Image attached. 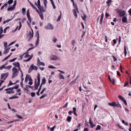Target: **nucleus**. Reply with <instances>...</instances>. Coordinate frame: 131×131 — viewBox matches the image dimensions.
<instances>
[{"label":"nucleus","mask_w":131,"mask_h":131,"mask_svg":"<svg viewBox=\"0 0 131 131\" xmlns=\"http://www.w3.org/2000/svg\"><path fill=\"white\" fill-rule=\"evenodd\" d=\"M12 71L13 74L12 78H14L18 75V72L17 69L15 67H13L12 69Z\"/></svg>","instance_id":"obj_1"},{"label":"nucleus","mask_w":131,"mask_h":131,"mask_svg":"<svg viewBox=\"0 0 131 131\" xmlns=\"http://www.w3.org/2000/svg\"><path fill=\"white\" fill-rule=\"evenodd\" d=\"M116 10L117 12L118 13L121 17L124 16L125 14V12L124 10H121L119 9H116Z\"/></svg>","instance_id":"obj_2"},{"label":"nucleus","mask_w":131,"mask_h":131,"mask_svg":"<svg viewBox=\"0 0 131 131\" xmlns=\"http://www.w3.org/2000/svg\"><path fill=\"white\" fill-rule=\"evenodd\" d=\"M45 28L47 29L52 30L54 28V27L50 24H48L47 26L45 27Z\"/></svg>","instance_id":"obj_3"},{"label":"nucleus","mask_w":131,"mask_h":131,"mask_svg":"<svg viewBox=\"0 0 131 131\" xmlns=\"http://www.w3.org/2000/svg\"><path fill=\"white\" fill-rule=\"evenodd\" d=\"M8 75V73L7 72L5 73H2L1 75V79H2L4 77H5V78H4V80H5L7 78Z\"/></svg>","instance_id":"obj_4"},{"label":"nucleus","mask_w":131,"mask_h":131,"mask_svg":"<svg viewBox=\"0 0 131 131\" xmlns=\"http://www.w3.org/2000/svg\"><path fill=\"white\" fill-rule=\"evenodd\" d=\"M37 80L36 79H35V87H34V90H37L38 89V86L40 85V84H38L37 83Z\"/></svg>","instance_id":"obj_5"},{"label":"nucleus","mask_w":131,"mask_h":131,"mask_svg":"<svg viewBox=\"0 0 131 131\" xmlns=\"http://www.w3.org/2000/svg\"><path fill=\"white\" fill-rule=\"evenodd\" d=\"M38 8L39 9L40 13L44 12L46 11L44 9V8L43 6H40L38 7Z\"/></svg>","instance_id":"obj_6"},{"label":"nucleus","mask_w":131,"mask_h":131,"mask_svg":"<svg viewBox=\"0 0 131 131\" xmlns=\"http://www.w3.org/2000/svg\"><path fill=\"white\" fill-rule=\"evenodd\" d=\"M58 57L54 55H52L50 59L53 60H56L58 59Z\"/></svg>","instance_id":"obj_7"},{"label":"nucleus","mask_w":131,"mask_h":131,"mask_svg":"<svg viewBox=\"0 0 131 131\" xmlns=\"http://www.w3.org/2000/svg\"><path fill=\"white\" fill-rule=\"evenodd\" d=\"M122 21L123 23H125L127 22V18L125 16H123L122 19Z\"/></svg>","instance_id":"obj_8"},{"label":"nucleus","mask_w":131,"mask_h":131,"mask_svg":"<svg viewBox=\"0 0 131 131\" xmlns=\"http://www.w3.org/2000/svg\"><path fill=\"white\" fill-rule=\"evenodd\" d=\"M21 21H19V28H18V26H17L16 27V28L15 29L14 31H16L17 30H19L21 28Z\"/></svg>","instance_id":"obj_9"},{"label":"nucleus","mask_w":131,"mask_h":131,"mask_svg":"<svg viewBox=\"0 0 131 131\" xmlns=\"http://www.w3.org/2000/svg\"><path fill=\"white\" fill-rule=\"evenodd\" d=\"M104 16V14L103 13H102L101 16V18L100 19V24L101 25L102 24V22L103 21V17Z\"/></svg>","instance_id":"obj_10"},{"label":"nucleus","mask_w":131,"mask_h":131,"mask_svg":"<svg viewBox=\"0 0 131 131\" xmlns=\"http://www.w3.org/2000/svg\"><path fill=\"white\" fill-rule=\"evenodd\" d=\"M116 103L115 102H112L111 103H109L108 104L110 106H112L114 107H116Z\"/></svg>","instance_id":"obj_11"},{"label":"nucleus","mask_w":131,"mask_h":131,"mask_svg":"<svg viewBox=\"0 0 131 131\" xmlns=\"http://www.w3.org/2000/svg\"><path fill=\"white\" fill-rule=\"evenodd\" d=\"M13 64L15 67H18L20 66V64L18 62H15L13 63Z\"/></svg>","instance_id":"obj_12"},{"label":"nucleus","mask_w":131,"mask_h":131,"mask_svg":"<svg viewBox=\"0 0 131 131\" xmlns=\"http://www.w3.org/2000/svg\"><path fill=\"white\" fill-rule=\"evenodd\" d=\"M37 78L38 79V82L37 83L40 84V75L39 73H38V74Z\"/></svg>","instance_id":"obj_13"},{"label":"nucleus","mask_w":131,"mask_h":131,"mask_svg":"<svg viewBox=\"0 0 131 131\" xmlns=\"http://www.w3.org/2000/svg\"><path fill=\"white\" fill-rule=\"evenodd\" d=\"M29 37L28 39V41H29L30 39L33 37L34 36V34H31V32L30 31L29 32Z\"/></svg>","instance_id":"obj_14"},{"label":"nucleus","mask_w":131,"mask_h":131,"mask_svg":"<svg viewBox=\"0 0 131 131\" xmlns=\"http://www.w3.org/2000/svg\"><path fill=\"white\" fill-rule=\"evenodd\" d=\"M89 123L90 125H91V127L93 128L95 126V125L93 123V122L91 121V120L90 118L89 120Z\"/></svg>","instance_id":"obj_15"},{"label":"nucleus","mask_w":131,"mask_h":131,"mask_svg":"<svg viewBox=\"0 0 131 131\" xmlns=\"http://www.w3.org/2000/svg\"><path fill=\"white\" fill-rule=\"evenodd\" d=\"M115 105L116 107H119L120 108H122V106L118 102H117V103H116V104Z\"/></svg>","instance_id":"obj_16"},{"label":"nucleus","mask_w":131,"mask_h":131,"mask_svg":"<svg viewBox=\"0 0 131 131\" xmlns=\"http://www.w3.org/2000/svg\"><path fill=\"white\" fill-rule=\"evenodd\" d=\"M46 80L45 78H43L42 80V82L41 83L43 84H44L46 83Z\"/></svg>","instance_id":"obj_17"},{"label":"nucleus","mask_w":131,"mask_h":131,"mask_svg":"<svg viewBox=\"0 0 131 131\" xmlns=\"http://www.w3.org/2000/svg\"><path fill=\"white\" fill-rule=\"evenodd\" d=\"M71 117L70 116H67V120L68 122H71Z\"/></svg>","instance_id":"obj_18"},{"label":"nucleus","mask_w":131,"mask_h":131,"mask_svg":"<svg viewBox=\"0 0 131 131\" xmlns=\"http://www.w3.org/2000/svg\"><path fill=\"white\" fill-rule=\"evenodd\" d=\"M10 48H8L5 50V51L3 53V54H5L7 53L9 51V50L10 49Z\"/></svg>","instance_id":"obj_19"},{"label":"nucleus","mask_w":131,"mask_h":131,"mask_svg":"<svg viewBox=\"0 0 131 131\" xmlns=\"http://www.w3.org/2000/svg\"><path fill=\"white\" fill-rule=\"evenodd\" d=\"M33 70L32 67V65H31L29 68V70L28 71V72L29 73H30Z\"/></svg>","instance_id":"obj_20"},{"label":"nucleus","mask_w":131,"mask_h":131,"mask_svg":"<svg viewBox=\"0 0 131 131\" xmlns=\"http://www.w3.org/2000/svg\"><path fill=\"white\" fill-rule=\"evenodd\" d=\"M39 14L41 19L43 20V16L42 13H40Z\"/></svg>","instance_id":"obj_21"},{"label":"nucleus","mask_w":131,"mask_h":131,"mask_svg":"<svg viewBox=\"0 0 131 131\" xmlns=\"http://www.w3.org/2000/svg\"><path fill=\"white\" fill-rule=\"evenodd\" d=\"M73 12L74 15L75 16L76 18H77V14L75 10L74 9H73Z\"/></svg>","instance_id":"obj_22"},{"label":"nucleus","mask_w":131,"mask_h":131,"mask_svg":"<svg viewBox=\"0 0 131 131\" xmlns=\"http://www.w3.org/2000/svg\"><path fill=\"white\" fill-rule=\"evenodd\" d=\"M39 41V37H37V39L36 42V46H37L38 45Z\"/></svg>","instance_id":"obj_23"},{"label":"nucleus","mask_w":131,"mask_h":131,"mask_svg":"<svg viewBox=\"0 0 131 131\" xmlns=\"http://www.w3.org/2000/svg\"><path fill=\"white\" fill-rule=\"evenodd\" d=\"M75 83V81L74 80H73L69 83V85H70L71 86L74 84Z\"/></svg>","instance_id":"obj_24"},{"label":"nucleus","mask_w":131,"mask_h":131,"mask_svg":"<svg viewBox=\"0 0 131 131\" xmlns=\"http://www.w3.org/2000/svg\"><path fill=\"white\" fill-rule=\"evenodd\" d=\"M32 55H31L29 57V58L25 60L24 61L25 62H26L29 61L32 58Z\"/></svg>","instance_id":"obj_25"},{"label":"nucleus","mask_w":131,"mask_h":131,"mask_svg":"<svg viewBox=\"0 0 131 131\" xmlns=\"http://www.w3.org/2000/svg\"><path fill=\"white\" fill-rule=\"evenodd\" d=\"M14 9V7H8L7 9V10L8 11H12Z\"/></svg>","instance_id":"obj_26"},{"label":"nucleus","mask_w":131,"mask_h":131,"mask_svg":"<svg viewBox=\"0 0 131 131\" xmlns=\"http://www.w3.org/2000/svg\"><path fill=\"white\" fill-rule=\"evenodd\" d=\"M124 53L125 56H126L127 54V51L126 49V46H124Z\"/></svg>","instance_id":"obj_27"},{"label":"nucleus","mask_w":131,"mask_h":131,"mask_svg":"<svg viewBox=\"0 0 131 131\" xmlns=\"http://www.w3.org/2000/svg\"><path fill=\"white\" fill-rule=\"evenodd\" d=\"M60 15L58 17V19L57 20V21H59L60 20L61 17V12L60 11Z\"/></svg>","instance_id":"obj_28"},{"label":"nucleus","mask_w":131,"mask_h":131,"mask_svg":"<svg viewBox=\"0 0 131 131\" xmlns=\"http://www.w3.org/2000/svg\"><path fill=\"white\" fill-rule=\"evenodd\" d=\"M112 2V1L111 0H108V1L106 2V3L108 5V6H109L110 5Z\"/></svg>","instance_id":"obj_29"},{"label":"nucleus","mask_w":131,"mask_h":131,"mask_svg":"<svg viewBox=\"0 0 131 131\" xmlns=\"http://www.w3.org/2000/svg\"><path fill=\"white\" fill-rule=\"evenodd\" d=\"M27 78L29 81H32V80L30 75H27Z\"/></svg>","instance_id":"obj_30"},{"label":"nucleus","mask_w":131,"mask_h":131,"mask_svg":"<svg viewBox=\"0 0 131 131\" xmlns=\"http://www.w3.org/2000/svg\"><path fill=\"white\" fill-rule=\"evenodd\" d=\"M57 40V38L55 37H54L52 39V41L54 43H56Z\"/></svg>","instance_id":"obj_31"},{"label":"nucleus","mask_w":131,"mask_h":131,"mask_svg":"<svg viewBox=\"0 0 131 131\" xmlns=\"http://www.w3.org/2000/svg\"><path fill=\"white\" fill-rule=\"evenodd\" d=\"M31 65H32V67L33 69L35 70H37L38 69V67L36 66H34L33 64H32Z\"/></svg>","instance_id":"obj_32"},{"label":"nucleus","mask_w":131,"mask_h":131,"mask_svg":"<svg viewBox=\"0 0 131 131\" xmlns=\"http://www.w3.org/2000/svg\"><path fill=\"white\" fill-rule=\"evenodd\" d=\"M24 53H25V54H26L24 56V57L25 58L28 57L29 56V55H28V51H27L26 52Z\"/></svg>","instance_id":"obj_33"},{"label":"nucleus","mask_w":131,"mask_h":131,"mask_svg":"<svg viewBox=\"0 0 131 131\" xmlns=\"http://www.w3.org/2000/svg\"><path fill=\"white\" fill-rule=\"evenodd\" d=\"M9 28H10L8 26L6 27L4 29V31H3L4 33H6V30H7V29H9Z\"/></svg>","instance_id":"obj_34"},{"label":"nucleus","mask_w":131,"mask_h":131,"mask_svg":"<svg viewBox=\"0 0 131 131\" xmlns=\"http://www.w3.org/2000/svg\"><path fill=\"white\" fill-rule=\"evenodd\" d=\"M51 1V3L53 7V8H54V9H55L56 8V6L55 5L54 2L53 1V0Z\"/></svg>","instance_id":"obj_35"},{"label":"nucleus","mask_w":131,"mask_h":131,"mask_svg":"<svg viewBox=\"0 0 131 131\" xmlns=\"http://www.w3.org/2000/svg\"><path fill=\"white\" fill-rule=\"evenodd\" d=\"M118 97L122 101L124 99V98L120 95H118Z\"/></svg>","instance_id":"obj_36"},{"label":"nucleus","mask_w":131,"mask_h":131,"mask_svg":"<svg viewBox=\"0 0 131 131\" xmlns=\"http://www.w3.org/2000/svg\"><path fill=\"white\" fill-rule=\"evenodd\" d=\"M18 98V97L17 96H13L12 97H11L9 98V99H15L16 98Z\"/></svg>","instance_id":"obj_37"},{"label":"nucleus","mask_w":131,"mask_h":131,"mask_svg":"<svg viewBox=\"0 0 131 131\" xmlns=\"http://www.w3.org/2000/svg\"><path fill=\"white\" fill-rule=\"evenodd\" d=\"M30 5L34 9H36V7H35V6L32 4L30 2H29Z\"/></svg>","instance_id":"obj_38"},{"label":"nucleus","mask_w":131,"mask_h":131,"mask_svg":"<svg viewBox=\"0 0 131 131\" xmlns=\"http://www.w3.org/2000/svg\"><path fill=\"white\" fill-rule=\"evenodd\" d=\"M25 9L24 8H23L22 9V13L24 15L25 14Z\"/></svg>","instance_id":"obj_39"},{"label":"nucleus","mask_w":131,"mask_h":131,"mask_svg":"<svg viewBox=\"0 0 131 131\" xmlns=\"http://www.w3.org/2000/svg\"><path fill=\"white\" fill-rule=\"evenodd\" d=\"M39 64H40V65H42L43 66H45V63L42 62H41L40 61V60H39Z\"/></svg>","instance_id":"obj_40"},{"label":"nucleus","mask_w":131,"mask_h":131,"mask_svg":"<svg viewBox=\"0 0 131 131\" xmlns=\"http://www.w3.org/2000/svg\"><path fill=\"white\" fill-rule=\"evenodd\" d=\"M101 128V126L100 125H98L97 126V127L96 128V130H99Z\"/></svg>","instance_id":"obj_41"},{"label":"nucleus","mask_w":131,"mask_h":131,"mask_svg":"<svg viewBox=\"0 0 131 131\" xmlns=\"http://www.w3.org/2000/svg\"><path fill=\"white\" fill-rule=\"evenodd\" d=\"M12 66L10 65L8 66L5 67V69H9L12 68Z\"/></svg>","instance_id":"obj_42"},{"label":"nucleus","mask_w":131,"mask_h":131,"mask_svg":"<svg viewBox=\"0 0 131 131\" xmlns=\"http://www.w3.org/2000/svg\"><path fill=\"white\" fill-rule=\"evenodd\" d=\"M73 6H76V10L78 12V8L77 7V5L76 4L75 5L74 2H73Z\"/></svg>","instance_id":"obj_43"},{"label":"nucleus","mask_w":131,"mask_h":131,"mask_svg":"<svg viewBox=\"0 0 131 131\" xmlns=\"http://www.w3.org/2000/svg\"><path fill=\"white\" fill-rule=\"evenodd\" d=\"M12 20V19H7L6 20V21H4L3 23V24H4L6 23H8L9 21H10Z\"/></svg>","instance_id":"obj_44"},{"label":"nucleus","mask_w":131,"mask_h":131,"mask_svg":"<svg viewBox=\"0 0 131 131\" xmlns=\"http://www.w3.org/2000/svg\"><path fill=\"white\" fill-rule=\"evenodd\" d=\"M31 95L32 97H34L35 96L36 93L35 92H32L31 93Z\"/></svg>","instance_id":"obj_45"},{"label":"nucleus","mask_w":131,"mask_h":131,"mask_svg":"<svg viewBox=\"0 0 131 131\" xmlns=\"http://www.w3.org/2000/svg\"><path fill=\"white\" fill-rule=\"evenodd\" d=\"M3 43L4 46L5 47V48L7 47V42H3Z\"/></svg>","instance_id":"obj_46"},{"label":"nucleus","mask_w":131,"mask_h":131,"mask_svg":"<svg viewBox=\"0 0 131 131\" xmlns=\"http://www.w3.org/2000/svg\"><path fill=\"white\" fill-rule=\"evenodd\" d=\"M26 15L27 16V17L30 16V15H29V10L28 9L27 11V13H26Z\"/></svg>","instance_id":"obj_47"},{"label":"nucleus","mask_w":131,"mask_h":131,"mask_svg":"<svg viewBox=\"0 0 131 131\" xmlns=\"http://www.w3.org/2000/svg\"><path fill=\"white\" fill-rule=\"evenodd\" d=\"M38 6L37 7H40V6H41L40 5V0H38Z\"/></svg>","instance_id":"obj_48"},{"label":"nucleus","mask_w":131,"mask_h":131,"mask_svg":"<svg viewBox=\"0 0 131 131\" xmlns=\"http://www.w3.org/2000/svg\"><path fill=\"white\" fill-rule=\"evenodd\" d=\"M59 74V77L60 79H64V77L63 76L61 75V73H60Z\"/></svg>","instance_id":"obj_49"},{"label":"nucleus","mask_w":131,"mask_h":131,"mask_svg":"<svg viewBox=\"0 0 131 131\" xmlns=\"http://www.w3.org/2000/svg\"><path fill=\"white\" fill-rule=\"evenodd\" d=\"M48 68H51V69H56V67H55L52 65H50L48 67Z\"/></svg>","instance_id":"obj_50"},{"label":"nucleus","mask_w":131,"mask_h":131,"mask_svg":"<svg viewBox=\"0 0 131 131\" xmlns=\"http://www.w3.org/2000/svg\"><path fill=\"white\" fill-rule=\"evenodd\" d=\"M13 2V0H9L8 1V4H12Z\"/></svg>","instance_id":"obj_51"},{"label":"nucleus","mask_w":131,"mask_h":131,"mask_svg":"<svg viewBox=\"0 0 131 131\" xmlns=\"http://www.w3.org/2000/svg\"><path fill=\"white\" fill-rule=\"evenodd\" d=\"M19 85L18 84H16L15 85V87H13V88L15 89H17L19 87Z\"/></svg>","instance_id":"obj_52"},{"label":"nucleus","mask_w":131,"mask_h":131,"mask_svg":"<svg viewBox=\"0 0 131 131\" xmlns=\"http://www.w3.org/2000/svg\"><path fill=\"white\" fill-rule=\"evenodd\" d=\"M18 121L17 120H14L13 121L8 122L7 123L8 124H9L10 123H13V122H16V121Z\"/></svg>","instance_id":"obj_53"},{"label":"nucleus","mask_w":131,"mask_h":131,"mask_svg":"<svg viewBox=\"0 0 131 131\" xmlns=\"http://www.w3.org/2000/svg\"><path fill=\"white\" fill-rule=\"evenodd\" d=\"M47 94H46L45 95H43L41 97H40V99H42L44 97H45V96H47Z\"/></svg>","instance_id":"obj_54"},{"label":"nucleus","mask_w":131,"mask_h":131,"mask_svg":"<svg viewBox=\"0 0 131 131\" xmlns=\"http://www.w3.org/2000/svg\"><path fill=\"white\" fill-rule=\"evenodd\" d=\"M56 125L52 127L50 129V130L51 131H53L54 129L56 128Z\"/></svg>","instance_id":"obj_55"},{"label":"nucleus","mask_w":131,"mask_h":131,"mask_svg":"<svg viewBox=\"0 0 131 131\" xmlns=\"http://www.w3.org/2000/svg\"><path fill=\"white\" fill-rule=\"evenodd\" d=\"M112 57H113V61L114 62L116 61L117 60V58H116L114 56H112Z\"/></svg>","instance_id":"obj_56"},{"label":"nucleus","mask_w":131,"mask_h":131,"mask_svg":"<svg viewBox=\"0 0 131 131\" xmlns=\"http://www.w3.org/2000/svg\"><path fill=\"white\" fill-rule=\"evenodd\" d=\"M17 59V58H14L12 59H11V60H10L9 61V62H14V61L16 59Z\"/></svg>","instance_id":"obj_57"},{"label":"nucleus","mask_w":131,"mask_h":131,"mask_svg":"<svg viewBox=\"0 0 131 131\" xmlns=\"http://www.w3.org/2000/svg\"><path fill=\"white\" fill-rule=\"evenodd\" d=\"M3 32V29L2 27H1L0 28V34H1Z\"/></svg>","instance_id":"obj_58"},{"label":"nucleus","mask_w":131,"mask_h":131,"mask_svg":"<svg viewBox=\"0 0 131 131\" xmlns=\"http://www.w3.org/2000/svg\"><path fill=\"white\" fill-rule=\"evenodd\" d=\"M25 54V53H24L22 55H21L19 56V57L20 58V60H21L22 59V57Z\"/></svg>","instance_id":"obj_59"},{"label":"nucleus","mask_w":131,"mask_h":131,"mask_svg":"<svg viewBox=\"0 0 131 131\" xmlns=\"http://www.w3.org/2000/svg\"><path fill=\"white\" fill-rule=\"evenodd\" d=\"M46 90V88H44L43 90H42V91L41 92H40V94H42L43 92H44Z\"/></svg>","instance_id":"obj_60"},{"label":"nucleus","mask_w":131,"mask_h":131,"mask_svg":"<svg viewBox=\"0 0 131 131\" xmlns=\"http://www.w3.org/2000/svg\"><path fill=\"white\" fill-rule=\"evenodd\" d=\"M86 17V15H84V17H82V19L84 20H86L85 18Z\"/></svg>","instance_id":"obj_61"},{"label":"nucleus","mask_w":131,"mask_h":131,"mask_svg":"<svg viewBox=\"0 0 131 131\" xmlns=\"http://www.w3.org/2000/svg\"><path fill=\"white\" fill-rule=\"evenodd\" d=\"M12 82L10 80L9 81V83L7 85L8 86H9L10 85H12Z\"/></svg>","instance_id":"obj_62"},{"label":"nucleus","mask_w":131,"mask_h":131,"mask_svg":"<svg viewBox=\"0 0 131 131\" xmlns=\"http://www.w3.org/2000/svg\"><path fill=\"white\" fill-rule=\"evenodd\" d=\"M75 42V40H73L72 42V45L73 46H74Z\"/></svg>","instance_id":"obj_63"},{"label":"nucleus","mask_w":131,"mask_h":131,"mask_svg":"<svg viewBox=\"0 0 131 131\" xmlns=\"http://www.w3.org/2000/svg\"><path fill=\"white\" fill-rule=\"evenodd\" d=\"M28 18V20L29 21L30 24L31 23V19L30 16L27 17Z\"/></svg>","instance_id":"obj_64"}]
</instances>
